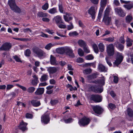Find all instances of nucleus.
Wrapping results in <instances>:
<instances>
[{
  "instance_id": "1",
  "label": "nucleus",
  "mask_w": 133,
  "mask_h": 133,
  "mask_svg": "<svg viewBox=\"0 0 133 133\" xmlns=\"http://www.w3.org/2000/svg\"><path fill=\"white\" fill-rule=\"evenodd\" d=\"M8 4L11 9L14 12L18 13L21 12L20 9L16 5L15 0H9Z\"/></svg>"
},
{
  "instance_id": "2",
  "label": "nucleus",
  "mask_w": 133,
  "mask_h": 133,
  "mask_svg": "<svg viewBox=\"0 0 133 133\" xmlns=\"http://www.w3.org/2000/svg\"><path fill=\"white\" fill-rule=\"evenodd\" d=\"M33 52L37 55L40 59H42L46 56V53L44 51L38 48L35 47L32 48Z\"/></svg>"
},
{
  "instance_id": "3",
  "label": "nucleus",
  "mask_w": 133,
  "mask_h": 133,
  "mask_svg": "<svg viewBox=\"0 0 133 133\" xmlns=\"http://www.w3.org/2000/svg\"><path fill=\"white\" fill-rule=\"evenodd\" d=\"M109 9L107 8L104 12V14L103 19V21L104 23L107 25H109L111 20V18L108 16Z\"/></svg>"
},
{
  "instance_id": "4",
  "label": "nucleus",
  "mask_w": 133,
  "mask_h": 133,
  "mask_svg": "<svg viewBox=\"0 0 133 133\" xmlns=\"http://www.w3.org/2000/svg\"><path fill=\"white\" fill-rule=\"evenodd\" d=\"M106 52L108 56H111L114 55V46L112 44H110L107 45Z\"/></svg>"
},
{
  "instance_id": "5",
  "label": "nucleus",
  "mask_w": 133,
  "mask_h": 133,
  "mask_svg": "<svg viewBox=\"0 0 133 133\" xmlns=\"http://www.w3.org/2000/svg\"><path fill=\"white\" fill-rule=\"evenodd\" d=\"M50 119L49 115L47 113H45L41 117V121L42 123L44 124H46L49 122Z\"/></svg>"
},
{
  "instance_id": "6",
  "label": "nucleus",
  "mask_w": 133,
  "mask_h": 133,
  "mask_svg": "<svg viewBox=\"0 0 133 133\" xmlns=\"http://www.w3.org/2000/svg\"><path fill=\"white\" fill-rule=\"evenodd\" d=\"M90 99L96 103H98L102 101V97L100 95H93L90 97Z\"/></svg>"
},
{
  "instance_id": "7",
  "label": "nucleus",
  "mask_w": 133,
  "mask_h": 133,
  "mask_svg": "<svg viewBox=\"0 0 133 133\" xmlns=\"http://www.w3.org/2000/svg\"><path fill=\"white\" fill-rule=\"evenodd\" d=\"M90 122V120L86 117L83 118L79 120L78 124L80 126H84L88 125Z\"/></svg>"
},
{
  "instance_id": "8",
  "label": "nucleus",
  "mask_w": 133,
  "mask_h": 133,
  "mask_svg": "<svg viewBox=\"0 0 133 133\" xmlns=\"http://www.w3.org/2000/svg\"><path fill=\"white\" fill-rule=\"evenodd\" d=\"M65 53L69 57L74 58L75 56L72 49L68 46L65 47Z\"/></svg>"
},
{
  "instance_id": "9",
  "label": "nucleus",
  "mask_w": 133,
  "mask_h": 133,
  "mask_svg": "<svg viewBox=\"0 0 133 133\" xmlns=\"http://www.w3.org/2000/svg\"><path fill=\"white\" fill-rule=\"evenodd\" d=\"M123 58L122 54L117 52V57L115 62V64L117 66L118 65L122 62Z\"/></svg>"
},
{
  "instance_id": "10",
  "label": "nucleus",
  "mask_w": 133,
  "mask_h": 133,
  "mask_svg": "<svg viewBox=\"0 0 133 133\" xmlns=\"http://www.w3.org/2000/svg\"><path fill=\"white\" fill-rule=\"evenodd\" d=\"M12 46V44L10 43L6 42L2 46L0 49L1 50L8 51L11 48Z\"/></svg>"
},
{
  "instance_id": "11",
  "label": "nucleus",
  "mask_w": 133,
  "mask_h": 133,
  "mask_svg": "<svg viewBox=\"0 0 133 133\" xmlns=\"http://www.w3.org/2000/svg\"><path fill=\"white\" fill-rule=\"evenodd\" d=\"M93 109L96 113L99 115L101 114L103 111V109L99 105L94 106Z\"/></svg>"
},
{
  "instance_id": "12",
  "label": "nucleus",
  "mask_w": 133,
  "mask_h": 133,
  "mask_svg": "<svg viewBox=\"0 0 133 133\" xmlns=\"http://www.w3.org/2000/svg\"><path fill=\"white\" fill-rule=\"evenodd\" d=\"M27 124V123L24 122L22 121L20 123L19 125L18 126V128L22 131H24L27 130V128L26 127Z\"/></svg>"
},
{
  "instance_id": "13",
  "label": "nucleus",
  "mask_w": 133,
  "mask_h": 133,
  "mask_svg": "<svg viewBox=\"0 0 133 133\" xmlns=\"http://www.w3.org/2000/svg\"><path fill=\"white\" fill-rule=\"evenodd\" d=\"M96 13L95 8L94 6L91 7L88 10V14L91 16L92 19H93L95 18Z\"/></svg>"
},
{
  "instance_id": "14",
  "label": "nucleus",
  "mask_w": 133,
  "mask_h": 133,
  "mask_svg": "<svg viewBox=\"0 0 133 133\" xmlns=\"http://www.w3.org/2000/svg\"><path fill=\"white\" fill-rule=\"evenodd\" d=\"M58 68L57 67H49L47 68V71L50 74H53L56 73L58 70Z\"/></svg>"
},
{
  "instance_id": "15",
  "label": "nucleus",
  "mask_w": 133,
  "mask_h": 133,
  "mask_svg": "<svg viewBox=\"0 0 133 133\" xmlns=\"http://www.w3.org/2000/svg\"><path fill=\"white\" fill-rule=\"evenodd\" d=\"M115 12L120 16L123 17L125 16V13L121 8H116L115 9Z\"/></svg>"
},
{
  "instance_id": "16",
  "label": "nucleus",
  "mask_w": 133,
  "mask_h": 133,
  "mask_svg": "<svg viewBox=\"0 0 133 133\" xmlns=\"http://www.w3.org/2000/svg\"><path fill=\"white\" fill-rule=\"evenodd\" d=\"M50 62L51 64L52 65H56L58 64V63L56 60L55 57L52 55H50Z\"/></svg>"
},
{
  "instance_id": "17",
  "label": "nucleus",
  "mask_w": 133,
  "mask_h": 133,
  "mask_svg": "<svg viewBox=\"0 0 133 133\" xmlns=\"http://www.w3.org/2000/svg\"><path fill=\"white\" fill-rule=\"evenodd\" d=\"M65 14V15H63L64 19L65 22L69 23L70 21L73 18L70 16L71 14L70 13L66 12Z\"/></svg>"
},
{
  "instance_id": "18",
  "label": "nucleus",
  "mask_w": 133,
  "mask_h": 133,
  "mask_svg": "<svg viewBox=\"0 0 133 133\" xmlns=\"http://www.w3.org/2000/svg\"><path fill=\"white\" fill-rule=\"evenodd\" d=\"M91 88L92 91L96 93H101L103 91V90L102 89H100L96 85L92 86L91 87Z\"/></svg>"
},
{
  "instance_id": "19",
  "label": "nucleus",
  "mask_w": 133,
  "mask_h": 133,
  "mask_svg": "<svg viewBox=\"0 0 133 133\" xmlns=\"http://www.w3.org/2000/svg\"><path fill=\"white\" fill-rule=\"evenodd\" d=\"M98 69L101 72H106L108 69L101 64H99L98 66Z\"/></svg>"
},
{
  "instance_id": "20",
  "label": "nucleus",
  "mask_w": 133,
  "mask_h": 133,
  "mask_svg": "<svg viewBox=\"0 0 133 133\" xmlns=\"http://www.w3.org/2000/svg\"><path fill=\"white\" fill-rule=\"evenodd\" d=\"M54 19L55 20L57 24H58L60 23H63V22L62 21L61 17L60 16L58 15L55 17L54 18Z\"/></svg>"
},
{
  "instance_id": "21",
  "label": "nucleus",
  "mask_w": 133,
  "mask_h": 133,
  "mask_svg": "<svg viewBox=\"0 0 133 133\" xmlns=\"http://www.w3.org/2000/svg\"><path fill=\"white\" fill-rule=\"evenodd\" d=\"M65 47H62L57 48L56 51L58 54H63L65 53Z\"/></svg>"
},
{
  "instance_id": "22",
  "label": "nucleus",
  "mask_w": 133,
  "mask_h": 133,
  "mask_svg": "<svg viewBox=\"0 0 133 133\" xmlns=\"http://www.w3.org/2000/svg\"><path fill=\"white\" fill-rule=\"evenodd\" d=\"M44 91V88H38L36 91L35 92V94L36 95H39L43 94Z\"/></svg>"
},
{
  "instance_id": "23",
  "label": "nucleus",
  "mask_w": 133,
  "mask_h": 133,
  "mask_svg": "<svg viewBox=\"0 0 133 133\" xmlns=\"http://www.w3.org/2000/svg\"><path fill=\"white\" fill-rule=\"evenodd\" d=\"M31 103L33 106L35 107H38L41 105L40 102L38 101L33 100L31 101Z\"/></svg>"
},
{
  "instance_id": "24",
  "label": "nucleus",
  "mask_w": 133,
  "mask_h": 133,
  "mask_svg": "<svg viewBox=\"0 0 133 133\" xmlns=\"http://www.w3.org/2000/svg\"><path fill=\"white\" fill-rule=\"evenodd\" d=\"M127 114L130 117L133 118V111L131 108H128L127 110Z\"/></svg>"
},
{
  "instance_id": "25",
  "label": "nucleus",
  "mask_w": 133,
  "mask_h": 133,
  "mask_svg": "<svg viewBox=\"0 0 133 133\" xmlns=\"http://www.w3.org/2000/svg\"><path fill=\"white\" fill-rule=\"evenodd\" d=\"M48 78V76L46 74H44L40 78V81L41 82H45L47 80Z\"/></svg>"
},
{
  "instance_id": "26",
  "label": "nucleus",
  "mask_w": 133,
  "mask_h": 133,
  "mask_svg": "<svg viewBox=\"0 0 133 133\" xmlns=\"http://www.w3.org/2000/svg\"><path fill=\"white\" fill-rule=\"evenodd\" d=\"M126 42H127V46L130 47L132 45L133 41L128 37H127Z\"/></svg>"
},
{
  "instance_id": "27",
  "label": "nucleus",
  "mask_w": 133,
  "mask_h": 133,
  "mask_svg": "<svg viewBox=\"0 0 133 133\" xmlns=\"http://www.w3.org/2000/svg\"><path fill=\"white\" fill-rule=\"evenodd\" d=\"M100 51L103 52L105 50V46L102 43H100L98 45Z\"/></svg>"
},
{
  "instance_id": "28",
  "label": "nucleus",
  "mask_w": 133,
  "mask_h": 133,
  "mask_svg": "<svg viewBox=\"0 0 133 133\" xmlns=\"http://www.w3.org/2000/svg\"><path fill=\"white\" fill-rule=\"evenodd\" d=\"M124 6L127 9L130 10L133 7V3L132 2L130 3L129 4L124 5Z\"/></svg>"
},
{
  "instance_id": "29",
  "label": "nucleus",
  "mask_w": 133,
  "mask_h": 133,
  "mask_svg": "<svg viewBox=\"0 0 133 133\" xmlns=\"http://www.w3.org/2000/svg\"><path fill=\"white\" fill-rule=\"evenodd\" d=\"M48 12L51 14H54L57 12V9L56 8H54L48 10Z\"/></svg>"
},
{
  "instance_id": "30",
  "label": "nucleus",
  "mask_w": 133,
  "mask_h": 133,
  "mask_svg": "<svg viewBox=\"0 0 133 133\" xmlns=\"http://www.w3.org/2000/svg\"><path fill=\"white\" fill-rule=\"evenodd\" d=\"M59 44H52L51 43H49L47 44L45 47V48L46 49L49 50L51 48L56 45Z\"/></svg>"
},
{
  "instance_id": "31",
  "label": "nucleus",
  "mask_w": 133,
  "mask_h": 133,
  "mask_svg": "<svg viewBox=\"0 0 133 133\" xmlns=\"http://www.w3.org/2000/svg\"><path fill=\"white\" fill-rule=\"evenodd\" d=\"M78 43L79 45L81 47H84L86 45V44L85 42L83 41L82 40H79Z\"/></svg>"
},
{
  "instance_id": "32",
  "label": "nucleus",
  "mask_w": 133,
  "mask_h": 133,
  "mask_svg": "<svg viewBox=\"0 0 133 133\" xmlns=\"http://www.w3.org/2000/svg\"><path fill=\"white\" fill-rule=\"evenodd\" d=\"M48 14L46 13L40 12L38 13L37 15L39 17H44L48 16Z\"/></svg>"
},
{
  "instance_id": "33",
  "label": "nucleus",
  "mask_w": 133,
  "mask_h": 133,
  "mask_svg": "<svg viewBox=\"0 0 133 133\" xmlns=\"http://www.w3.org/2000/svg\"><path fill=\"white\" fill-rule=\"evenodd\" d=\"M92 70L90 68H88L85 69L83 71V73L85 74H90L92 72Z\"/></svg>"
},
{
  "instance_id": "34",
  "label": "nucleus",
  "mask_w": 133,
  "mask_h": 133,
  "mask_svg": "<svg viewBox=\"0 0 133 133\" xmlns=\"http://www.w3.org/2000/svg\"><path fill=\"white\" fill-rule=\"evenodd\" d=\"M92 47L95 52L96 53H98L99 52V50L97 45L96 44H93Z\"/></svg>"
},
{
  "instance_id": "35",
  "label": "nucleus",
  "mask_w": 133,
  "mask_h": 133,
  "mask_svg": "<svg viewBox=\"0 0 133 133\" xmlns=\"http://www.w3.org/2000/svg\"><path fill=\"white\" fill-rule=\"evenodd\" d=\"M114 38L109 37L108 38H106L103 39V40L108 41L110 42H112L114 41Z\"/></svg>"
},
{
  "instance_id": "36",
  "label": "nucleus",
  "mask_w": 133,
  "mask_h": 133,
  "mask_svg": "<svg viewBox=\"0 0 133 133\" xmlns=\"http://www.w3.org/2000/svg\"><path fill=\"white\" fill-rule=\"evenodd\" d=\"M116 47L119 50L121 51H123L124 49V45L120 43L118 44V45L116 46Z\"/></svg>"
},
{
  "instance_id": "37",
  "label": "nucleus",
  "mask_w": 133,
  "mask_h": 133,
  "mask_svg": "<svg viewBox=\"0 0 133 133\" xmlns=\"http://www.w3.org/2000/svg\"><path fill=\"white\" fill-rule=\"evenodd\" d=\"M132 18L131 16L129 15L126 18V21L127 22L129 23L132 20Z\"/></svg>"
},
{
  "instance_id": "38",
  "label": "nucleus",
  "mask_w": 133,
  "mask_h": 133,
  "mask_svg": "<svg viewBox=\"0 0 133 133\" xmlns=\"http://www.w3.org/2000/svg\"><path fill=\"white\" fill-rule=\"evenodd\" d=\"M35 90V88L33 87H30L28 88L27 89V91L30 93L33 92Z\"/></svg>"
},
{
  "instance_id": "39",
  "label": "nucleus",
  "mask_w": 133,
  "mask_h": 133,
  "mask_svg": "<svg viewBox=\"0 0 133 133\" xmlns=\"http://www.w3.org/2000/svg\"><path fill=\"white\" fill-rule=\"evenodd\" d=\"M78 53L80 56H83L84 55V52L81 48H79L78 50Z\"/></svg>"
},
{
  "instance_id": "40",
  "label": "nucleus",
  "mask_w": 133,
  "mask_h": 133,
  "mask_svg": "<svg viewBox=\"0 0 133 133\" xmlns=\"http://www.w3.org/2000/svg\"><path fill=\"white\" fill-rule=\"evenodd\" d=\"M107 3V0H101V5L103 8H104L106 5Z\"/></svg>"
},
{
  "instance_id": "41",
  "label": "nucleus",
  "mask_w": 133,
  "mask_h": 133,
  "mask_svg": "<svg viewBox=\"0 0 133 133\" xmlns=\"http://www.w3.org/2000/svg\"><path fill=\"white\" fill-rule=\"evenodd\" d=\"M78 33L76 31L71 32L69 33V35L70 36H74L78 35Z\"/></svg>"
},
{
  "instance_id": "42",
  "label": "nucleus",
  "mask_w": 133,
  "mask_h": 133,
  "mask_svg": "<svg viewBox=\"0 0 133 133\" xmlns=\"http://www.w3.org/2000/svg\"><path fill=\"white\" fill-rule=\"evenodd\" d=\"M94 58V57L92 55L90 54L88 55L85 57V58L87 60H91L93 59Z\"/></svg>"
},
{
  "instance_id": "43",
  "label": "nucleus",
  "mask_w": 133,
  "mask_h": 133,
  "mask_svg": "<svg viewBox=\"0 0 133 133\" xmlns=\"http://www.w3.org/2000/svg\"><path fill=\"white\" fill-rule=\"evenodd\" d=\"M13 58L15 59L16 61L18 62H21L20 58L17 56L15 55L13 56Z\"/></svg>"
},
{
  "instance_id": "44",
  "label": "nucleus",
  "mask_w": 133,
  "mask_h": 133,
  "mask_svg": "<svg viewBox=\"0 0 133 133\" xmlns=\"http://www.w3.org/2000/svg\"><path fill=\"white\" fill-rule=\"evenodd\" d=\"M85 65L87 66H92L94 68L96 67V63L95 62L87 63L85 64Z\"/></svg>"
},
{
  "instance_id": "45",
  "label": "nucleus",
  "mask_w": 133,
  "mask_h": 133,
  "mask_svg": "<svg viewBox=\"0 0 133 133\" xmlns=\"http://www.w3.org/2000/svg\"><path fill=\"white\" fill-rule=\"evenodd\" d=\"M73 119L71 118H69L67 119H64V121L66 123H70L73 121Z\"/></svg>"
},
{
  "instance_id": "46",
  "label": "nucleus",
  "mask_w": 133,
  "mask_h": 133,
  "mask_svg": "<svg viewBox=\"0 0 133 133\" xmlns=\"http://www.w3.org/2000/svg\"><path fill=\"white\" fill-rule=\"evenodd\" d=\"M119 41L121 43L123 44H124L125 43V41L124 39V36H121L119 39Z\"/></svg>"
},
{
  "instance_id": "47",
  "label": "nucleus",
  "mask_w": 133,
  "mask_h": 133,
  "mask_svg": "<svg viewBox=\"0 0 133 133\" xmlns=\"http://www.w3.org/2000/svg\"><path fill=\"white\" fill-rule=\"evenodd\" d=\"M49 7V5L48 3H45L42 7V9L44 10H47Z\"/></svg>"
},
{
  "instance_id": "48",
  "label": "nucleus",
  "mask_w": 133,
  "mask_h": 133,
  "mask_svg": "<svg viewBox=\"0 0 133 133\" xmlns=\"http://www.w3.org/2000/svg\"><path fill=\"white\" fill-rule=\"evenodd\" d=\"M115 24L117 27H119L121 24V23L119 20L116 19Z\"/></svg>"
},
{
  "instance_id": "49",
  "label": "nucleus",
  "mask_w": 133,
  "mask_h": 133,
  "mask_svg": "<svg viewBox=\"0 0 133 133\" xmlns=\"http://www.w3.org/2000/svg\"><path fill=\"white\" fill-rule=\"evenodd\" d=\"M58 101L57 100H51L50 101V103L52 105H54L58 103Z\"/></svg>"
},
{
  "instance_id": "50",
  "label": "nucleus",
  "mask_w": 133,
  "mask_h": 133,
  "mask_svg": "<svg viewBox=\"0 0 133 133\" xmlns=\"http://www.w3.org/2000/svg\"><path fill=\"white\" fill-rule=\"evenodd\" d=\"M83 49L85 52L87 53H89L90 52L88 47L86 46L83 47Z\"/></svg>"
},
{
  "instance_id": "51",
  "label": "nucleus",
  "mask_w": 133,
  "mask_h": 133,
  "mask_svg": "<svg viewBox=\"0 0 133 133\" xmlns=\"http://www.w3.org/2000/svg\"><path fill=\"white\" fill-rule=\"evenodd\" d=\"M59 10L60 12L62 13H64V12L63 10V8L61 4H59Z\"/></svg>"
},
{
  "instance_id": "52",
  "label": "nucleus",
  "mask_w": 133,
  "mask_h": 133,
  "mask_svg": "<svg viewBox=\"0 0 133 133\" xmlns=\"http://www.w3.org/2000/svg\"><path fill=\"white\" fill-rule=\"evenodd\" d=\"M70 25H68L67 26V29L68 30H70L74 28V26L72 23L71 22H70Z\"/></svg>"
},
{
  "instance_id": "53",
  "label": "nucleus",
  "mask_w": 133,
  "mask_h": 133,
  "mask_svg": "<svg viewBox=\"0 0 133 133\" xmlns=\"http://www.w3.org/2000/svg\"><path fill=\"white\" fill-rule=\"evenodd\" d=\"M38 82V81L33 79L31 83L33 85L36 86Z\"/></svg>"
},
{
  "instance_id": "54",
  "label": "nucleus",
  "mask_w": 133,
  "mask_h": 133,
  "mask_svg": "<svg viewBox=\"0 0 133 133\" xmlns=\"http://www.w3.org/2000/svg\"><path fill=\"white\" fill-rule=\"evenodd\" d=\"M25 55L26 56H29L31 54V51L30 49H27L25 53Z\"/></svg>"
},
{
  "instance_id": "55",
  "label": "nucleus",
  "mask_w": 133,
  "mask_h": 133,
  "mask_svg": "<svg viewBox=\"0 0 133 133\" xmlns=\"http://www.w3.org/2000/svg\"><path fill=\"white\" fill-rule=\"evenodd\" d=\"M16 85L18 87L20 88H21L24 91H25L26 90V87H24L22 86L21 85L18 84H16Z\"/></svg>"
},
{
  "instance_id": "56",
  "label": "nucleus",
  "mask_w": 133,
  "mask_h": 133,
  "mask_svg": "<svg viewBox=\"0 0 133 133\" xmlns=\"http://www.w3.org/2000/svg\"><path fill=\"white\" fill-rule=\"evenodd\" d=\"M114 82L115 83H117L118 82V77L117 76H114Z\"/></svg>"
},
{
  "instance_id": "57",
  "label": "nucleus",
  "mask_w": 133,
  "mask_h": 133,
  "mask_svg": "<svg viewBox=\"0 0 133 133\" xmlns=\"http://www.w3.org/2000/svg\"><path fill=\"white\" fill-rule=\"evenodd\" d=\"M109 107L111 109H113L116 108L115 105L112 103H110L109 104Z\"/></svg>"
},
{
  "instance_id": "58",
  "label": "nucleus",
  "mask_w": 133,
  "mask_h": 133,
  "mask_svg": "<svg viewBox=\"0 0 133 133\" xmlns=\"http://www.w3.org/2000/svg\"><path fill=\"white\" fill-rule=\"evenodd\" d=\"M84 60L83 59L80 57L77 58L76 60V62L79 63H81L83 62Z\"/></svg>"
},
{
  "instance_id": "59",
  "label": "nucleus",
  "mask_w": 133,
  "mask_h": 133,
  "mask_svg": "<svg viewBox=\"0 0 133 133\" xmlns=\"http://www.w3.org/2000/svg\"><path fill=\"white\" fill-rule=\"evenodd\" d=\"M57 25L58 27L60 28L65 29L66 28V26L65 25L59 24H57Z\"/></svg>"
},
{
  "instance_id": "60",
  "label": "nucleus",
  "mask_w": 133,
  "mask_h": 133,
  "mask_svg": "<svg viewBox=\"0 0 133 133\" xmlns=\"http://www.w3.org/2000/svg\"><path fill=\"white\" fill-rule=\"evenodd\" d=\"M32 117V115L31 114L27 113L26 114L25 117L27 118H31Z\"/></svg>"
},
{
  "instance_id": "61",
  "label": "nucleus",
  "mask_w": 133,
  "mask_h": 133,
  "mask_svg": "<svg viewBox=\"0 0 133 133\" xmlns=\"http://www.w3.org/2000/svg\"><path fill=\"white\" fill-rule=\"evenodd\" d=\"M14 87L13 85L9 84L7 85V86L6 88V90H10L12 88Z\"/></svg>"
},
{
  "instance_id": "62",
  "label": "nucleus",
  "mask_w": 133,
  "mask_h": 133,
  "mask_svg": "<svg viewBox=\"0 0 133 133\" xmlns=\"http://www.w3.org/2000/svg\"><path fill=\"white\" fill-rule=\"evenodd\" d=\"M31 40V38H21L20 41H27Z\"/></svg>"
},
{
  "instance_id": "63",
  "label": "nucleus",
  "mask_w": 133,
  "mask_h": 133,
  "mask_svg": "<svg viewBox=\"0 0 133 133\" xmlns=\"http://www.w3.org/2000/svg\"><path fill=\"white\" fill-rule=\"evenodd\" d=\"M105 59L106 61V62L108 65L110 66H111L112 65V64L111 63L110 61L109 60V58L108 57H106L105 58Z\"/></svg>"
},
{
  "instance_id": "64",
  "label": "nucleus",
  "mask_w": 133,
  "mask_h": 133,
  "mask_svg": "<svg viewBox=\"0 0 133 133\" xmlns=\"http://www.w3.org/2000/svg\"><path fill=\"white\" fill-rule=\"evenodd\" d=\"M91 2L95 4H97L99 2V0H90Z\"/></svg>"
}]
</instances>
